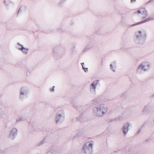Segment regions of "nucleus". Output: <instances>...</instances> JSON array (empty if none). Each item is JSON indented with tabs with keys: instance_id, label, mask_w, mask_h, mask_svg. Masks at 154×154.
<instances>
[{
	"instance_id": "obj_1",
	"label": "nucleus",
	"mask_w": 154,
	"mask_h": 154,
	"mask_svg": "<svg viewBox=\"0 0 154 154\" xmlns=\"http://www.w3.org/2000/svg\"><path fill=\"white\" fill-rule=\"evenodd\" d=\"M134 14L135 15H138L141 19L145 18L148 16V13L144 8L140 9L137 11H136Z\"/></svg>"
},
{
	"instance_id": "obj_2",
	"label": "nucleus",
	"mask_w": 154,
	"mask_h": 154,
	"mask_svg": "<svg viewBox=\"0 0 154 154\" xmlns=\"http://www.w3.org/2000/svg\"><path fill=\"white\" fill-rule=\"evenodd\" d=\"M20 47H19V49H21L22 51L25 54H27L28 52V50L24 48L23 45H20Z\"/></svg>"
},
{
	"instance_id": "obj_3",
	"label": "nucleus",
	"mask_w": 154,
	"mask_h": 154,
	"mask_svg": "<svg viewBox=\"0 0 154 154\" xmlns=\"http://www.w3.org/2000/svg\"><path fill=\"white\" fill-rule=\"evenodd\" d=\"M98 82L97 81H95L91 85V88L93 89H95Z\"/></svg>"
},
{
	"instance_id": "obj_4",
	"label": "nucleus",
	"mask_w": 154,
	"mask_h": 154,
	"mask_svg": "<svg viewBox=\"0 0 154 154\" xmlns=\"http://www.w3.org/2000/svg\"><path fill=\"white\" fill-rule=\"evenodd\" d=\"M125 126L123 128V132L124 134H125L128 131V127L129 125L128 123H126L125 125Z\"/></svg>"
},
{
	"instance_id": "obj_5",
	"label": "nucleus",
	"mask_w": 154,
	"mask_h": 154,
	"mask_svg": "<svg viewBox=\"0 0 154 154\" xmlns=\"http://www.w3.org/2000/svg\"><path fill=\"white\" fill-rule=\"evenodd\" d=\"M146 21V20H144V21H141L140 22H138L137 23H136V24H134V25H136L140 24H141L145 22Z\"/></svg>"
},
{
	"instance_id": "obj_6",
	"label": "nucleus",
	"mask_w": 154,
	"mask_h": 154,
	"mask_svg": "<svg viewBox=\"0 0 154 154\" xmlns=\"http://www.w3.org/2000/svg\"><path fill=\"white\" fill-rule=\"evenodd\" d=\"M83 69H84L85 72H86V71H88V69L87 68H85V69L84 68H84H83Z\"/></svg>"
},
{
	"instance_id": "obj_7",
	"label": "nucleus",
	"mask_w": 154,
	"mask_h": 154,
	"mask_svg": "<svg viewBox=\"0 0 154 154\" xmlns=\"http://www.w3.org/2000/svg\"><path fill=\"white\" fill-rule=\"evenodd\" d=\"M92 144L91 143H90L89 144V146H91V148L92 147Z\"/></svg>"
},
{
	"instance_id": "obj_8",
	"label": "nucleus",
	"mask_w": 154,
	"mask_h": 154,
	"mask_svg": "<svg viewBox=\"0 0 154 154\" xmlns=\"http://www.w3.org/2000/svg\"><path fill=\"white\" fill-rule=\"evenodd\" d=\"M84 63H81V65H82V68H84L83 65H84Z\"/></svg>"
},
{
	"instance_id": "obj_9",
	"label": "nucleus",
	"mask_w": 154,
	"mask_h": 154,
	"mask_svg": "<svg viewBox=\"0 0 154 154\" xmlns=\"http://www.w3.org/2000/svg\"><path fill=\"white\" fill-rule=\"evenodd\" d=\"M136 0H131V2H134Z\"/></svg>"
},
{
	"instance_id": "obj_10",
	"label": "nucleus",
	"mask_w": 154,
	"mask_h": 154,
	"mask_svg": "<svg viewBox=\"0 0 154 154\" xmlns=\"http://www.w3.org/2000/svg\"><path fill=\"white\" fill-rule=\"evenodd\" d=\"M54 86L53 87V88H52V90H51V91H53L54 90Z\"/></svg>"
},
{
	"instance_id": "obj_11",
	"label": "nucleus",
	"mask_w": 154,
	"mask_h": 154,
	"mask_svg": "<svg viewBox=\"0 0 154 154\" xmlns=\"http://www.w3.org/2000/svg\"><path fill=\"white\" fill-rule=\"evenodd\" d=\"M138 32H139V33L140 34H141V31H139Z\"/></svg>"
},
{
	"instance_id": "obj_12",
	"label": "nucleus",
	"mask_w": 154,
	"mask_h": 154,
	"mask_svg": "<svg viewBox=\"0 0 154 154\" xmlns=\"http://www.w3.org/2000/svg\"><path fill=\"white\" fill-rule=\"evenodd\" d=\"M141 66L142 67V68H143V66H143V65H141Z\"/></svg>"
}]
</instances>
